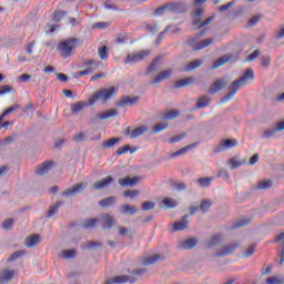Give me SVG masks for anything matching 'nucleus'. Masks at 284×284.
<instances>
[{
	"label": "nucleus",
	"mask_w": 284,
	"mask_h": 284,
	"mask_svg": "<svg viewBox=\"0 0 284 284\" xmlns=\"http://www.w3.org/2000/svg\"><path fill=\"white\" fill-rule=\"evenodd\" d=\"M120 212L121 214H130L131 216H134V214H136L139 210L136 209V206H130L128 204H124L120 206Z\"/></svg>",
	"instance_id": "obj_25"
},
{
	"label": "nucleus",
	"mask_w": 284,
	"mask_h": 284,
	"mask_svg": "<svg viewBox=\"0 0 284 284\" xmlns=\"http://www.w3.org/2000/svg\"><path fill=\"white\" fill-rule=\"evenodd\" d=\"M17 274V271H10L8 268H3L1 273L2 281H12Z\"/></svg>",
	"instance_id": "obj_29"
},
{
	"label": "nucleus",
	"mask_w": 284,
	"mask_h": 284,
	"mask_svg": "<svg viewBox=\"0 0 284 284\" xmlns=\"http://www.w3.org/2000/svg\"><path fill=\"white\" fill-rule=\"evenodd\" d=\"M83 65H85V69L78 72V77H88V74H92V72L99 70V65H101V62L94 61L92 59H87L83 61Z\"/></svg>",
	"instance_id": "obj_8"
},
{
	"label": "nucleus",
	"mask_w": 284,
	"mask_h": 284,
	"mask_svg": "<svg viewBox=\"0 0 284 284\" xmlns=\"http://www.w3.org/2000/svg\"><path fill=\"white\" fill-rule=\"evenodd\" d=\"M258 21H261V16H253L248 20V26H251V28H253V26H256V23H258Z\"/></svg>",
	"instance_id": "obj_62"
},
{
	"label": "nucleus",
	"mask_w": 284,
	"mask_h": 284,
	"mask_svg": "<svg viewBox=\"0 0 284 284\" xmlns=\"http://www.w3.org/2000/svg\"><path fill=\"white\" fill-rule=\"evenodd\" d=\"M210 207H212V201H210V200L202 201V203L200 205L201 212H203L205 214V212H207L210 210Z\"/></svg>",
	"instance_id": "obj_46"
},
{
	"label": "nucleus",
	"mask_w": 284,
	"mask_h": 284,
	"mask_svg": "<svg viewBox=\"0 0 284 284\" xmlns=\"http://www.w3.org/2000/svg\"><path fill=\"white\" fill-rule=\"evenodd\" d=\"M54 165V163L47 161L43 162L42 164H40L37 169H36V174L38 176H43V174H48L51 170L52 166Z\"/></svg>",
	"instance_id": "obj_14"
},
{
	"label": "nucleus",
	"mask_w": 284,
	"mask_h": 284,
	"mask_svg": "<svg viewBox=\"0 0 284 284\" xmlns=\"http://www.w3.org/2000/svg\"><path fill=\"white\" fill-rule=\"evenodd\" d=\"M212 181H214V178L197 179V183H199L200 187H210V185H212Z\"/></svg>",
	"instance_id": "obj_36"
},
{
	"label": "nucleus",
	"mask_w": 284,
	"mask_h": 284,
	"mask_svg": "<svg viewBox=\"0 0 284 284\" xmlns=\"http://www.w3.org/2000/svg\"><path fill=\"white\" fill-rule=\"evenodd\" d=\"M73 141H75V143H81V141H85V133L83 132H79L73 136Z\"/></svg>",
	"instance_id": "obj_59"
},
{
	"label": "nucleus",
	"mask_w": 284,
	"mask_h": 284,
	"mask_svg": "<svg viewBox=\"0 0 284 284\" xmlns=\"http://www.w3.org/2000/svg\"><path fill=\"white\" fill-rule=\"evenodd\" d=\"M236 145H239V141L235 139H226L220 143L216 152H225V150H232V148H236Z\"/></svg>",
	"instance_id": "obj_12"
},
{
	"label": "nucleus",
	"mask_w": 284,
	"mask_h": 284,
	"mask_svg": "<svg viewBox=\"0 0 284 284\" xmlns=\"http://www.w3.org/2000/svg\"><path fill=\"white\" fill-rule=\"evenodd\" d=\"M118 230L120 236H128V239H134V231L125 226H119Z\"/></svg>",
	"instance_id": "obj_30"
},
{
	"label": "nucleus",
	"mask_w": 284,
	"mask_h": 284,
	"mask_svg": "<svg viewBox=\"0 0 284 284\" xmlns=\"http://www.w3.org/2000/svg\"><path fill=\"white\" fill-rule=\"evenodd\" d=\"M40 239L39 234L28 236L24 241L26 247H34V245H39Z\"/></svg>",
	"instance_id": "obj_21"
},
{
	"label": "nucleus",
	"mask_w": 284,
	"mask_h": 284,
	"mask_svg": "<svg viewBox=\"0 0 284 284\" xmlns=\"http://www.w3.org/2000/svg\"><path fill=\"white\" fill-rule=\"evenodd\" d=\"M116 94H119L118 87L101 89L89 99V103L83 101L73 103L71 105V112L72 114H79V112H81V110H83L84 108H89V105H94L95 101H102V103H105V101H110V99L116 97Z\"/></svg>",
	"instance_id": "obj_1"
},
{
	"label": "nucleus",
	"mask_w": 284,
	"mask_h": 284,
	"mask_svg": "<svg viewBox=\"0 0 284 284\" xmlns=\"http://www.w3.org/2000/svg\"><path fill=\"white\" fill-rule=\"evenodd\" d=\"M199 241L194 237H191L189 240H185L183 242H180L179 247L180 250H192L193 247H196Z\"/></svg>",
	"instance_id": "obj_17"
},
{
	"label": "nucleus",
	"mask_w": 284,
	"mask_h": 284,
	"mask_svg": "<svg viewBox=\"0 0 284 284\" xmlns=\"http://www.w3.org/2000/svg\"><path fill=\"white\" fill-rule=\"evenodd\" d=\"M158 261H163V256L155 254L151 256H146L142 258V265L148 266V265H154Z\"/></svg>",
	"instance_id": "obj_18"
},
{
	"label": "nucleus",
	"mask_w": 284,
	"mask_h": 284,
	"mask_svg": "<svg viewBox=\"0 0 284 284\" xmlns=\"http://www.w3.org/2000/svg\"><path fill=\"white\" fill-rule=\"evenodd\" d=\"M63 205V202H57L55 205L49 207L48 217L54 216L59 212V207Z\"/></svg>",
	"instance_id": "obj_39"
},
{
	"label": "nucleus",
	"mask_w": 284,
	"mask_h": 284,
	"mask_svg": "<svg viewBox=\"0 0 284 284\" xmlns=\"http://www.w3.org/2000/svg\"><path fill=\"white\" fill-rule=\"evenodd\" d=\"M266 284H284L283 276H273L266 280Z\"/></svg>",
	"instance_id": "obj_41"
},
{
	"label": "nucleus",
	"mask_w": 284,
	"mask_h": 284,
	"mask_svg": "<svg viewBox=\"0 0 284 284\" xmlns=\"http://www.w3.org/2000/svg\"><path fill=\"white\" fill-rule=\"evenodd\" d=\"M145 30H148V32H151L152 34H156V32H159V26L156 23L146 24Z\"/></svg>",
	"instance_id": "obj_55"
},
{
	"label": "nucleus",
	"mask_w": 284,
	"mask_h": 284,
	"mask_svg": "<svg viewBox=\"0 0 284 284\" xmlns=\"http://www.w3.org/2000/svg\"><path fill=\"white\" fill-rule=\"evenodd\" d=\"M77 45H79V39L77 38H69L61 41L58 44L60 57H62V59H69V57H72V52L77 49Z\"/></svg>",
	"instance_id": "obj_4"
},
{
	"label": "nucleus",
	"mask_w": 284,
	"mask_h": 284,
	"mask_svg": "<svg viewBox=\"0 0 284 284\" xmlns=\"http://www.w3.org/2000/svg\"><path fill=\"white\" fill-rule=\"evenodd\" d=\"M63 17H65V12H63V11H55L53 13L52 21L59 22V21H61L63 19Z\"/></svg>",
	"instance_id": "obj_57"
},
{
	"label": "nucleus",
	"mask_w": 284,
	"mask_h": 284,
	"mask_svg": "<svg viewBox=\"0 0 284 284\" xmlns=\"http://www.w3.org/2000/svg\"><path fill=\"white\" fill-rule=\"evenodd\" d=\"M156 203L152 202V201H148V202H143L142 203V210L144 212H150V210H154Z\"/></svg>",
	"instance_id": "obj_47"
},
{
	"label": "nucleus",
	"mask_w": 284,
	"mask_h": 284,
	"mask_svg": "<svg viewBox=\"0 0 284 284\" xmlns=\"http://www.w3.org/2000/svg\"><path fill=\"white\" fill-rule=\"evenodd\" d=\"M174 71L172 69H166L162 72H160L154 79L153 84L161 83L162 81H165L166 79H170L172 77V73Z\"/></svg>",
	"instance_id": "obj_16"
},
{
	"label": "nucleus",
	"mask_w": 284,
	"mask_h": 284,
	"mask_svg": "<svg viewBox=\"0 0 284 284\" xmlns=\"http://www.w3.org/2000/svg\"><path fill=\"white\" fill-rule=\"evenodd\" d=\"M102 221H103V225H102L103 230H110L112 225H114V217H112L110 214H104L102 216Z\"/></svg>",
	"instance_id": "obj_26"
},
{
	"label": "nucleus",
	"mask_w": 284,
	"mask_h": 284,
	"mask_svg": "<svg viewBox=\"0 0 284 284\" xmlns=\"http://www.w3.org/2000/svg\"><path fill=\"white\" fill-rule=\"evenodd\" d=\"M250 221H252V219H245V220H241L239 222H236L233 227L236 229V227H245V225H248L250 224Z\"/></svg>",
	"instance_id": "obj_56"
},
{
	"label": "nucleus",
	"mask_w": 284,
	"mask_h": 284,
	"mask_svg": "<svg viewBox=\"0 0 284 284\" xmlns=\"http://www.w3.org/2000/svg\"><path fill=\"white\" fill-rule=\"evenodd\" d=\"M150 57V50H141L134 53H129L124 59V64L132 65V63H139V61H143V59H148Z\"/></svg>",
	"instance_id": "obj_7"
},
{
	"label": "nucleus",
	"mask_w": 284,
	"mask_h": 284,
	"mask_svg": "<svg viewBox=\"0 0 284 284\" xmlns=\"http://www.w3.org/2000/svg\"><path fill=\"white\" fill-rule=\"evenodd\" d=\"M139 194V190H126L123 192V196H125V199H134V196H138Z\"/></svg>",
	"instance_id": "obj_52"
},
{
	"label": "nucleus",
	"mask_w": 284,
	"mask_h": 284,
	"mask_svg": "<svg viewBox=\"0 0 284 284\" xmlns=\"http://www.w3.org/2000/svg\"><path fill=\"white\" fill-rule=\"evenodd\" d=\"M119 185L121 187H133V185H136L139 183V178H130L129 175L125 178H122L118 181Z\"/></svg>",
	"instance_id": "obj_15"
},
{
	"label": "nucleus",
	"mask_w": 284,
	"mask_h": 284,
	"mask_svg": "<svg viewBox=\"0 0 284 284\" xmlns=\"http://www.w3.org/2000/svg\"><path fill=\"white\" fill-rule=\"evenodd\" d=\"M97 219H89L83 223L84 230H92L93 227L97 226Z\"/></svg>",
	"instance_id": "obj_44"
},
{
	"label": "nucleus",
	"mask_w": 284,
	"mask_h": 284,
	"mask_svg": "<svg viewBox=\"0 0 284 284\" xmlns=\"http://www.w3.org/2000/svg\"><path fill=\"white\" fill-rule=\"evenodd\" d=\"M183 139H185V133L171 138L169 143H180V141H183Z\"/></svg>",
	"instance_id": "obj_58"
},
{
	"label": "nucleus",
	"mask_w": 284,
	"mask_h": 284,
	"mask_svg": "<svg viewBox=\"0 0 284 284\" xmlns=\"http://www.w3.org/2000/svg\"><path fill=\"white\" fill-rule=\"evenodd\" d=\"M232 6H234V1L227 2L226 4L219 7V12H227V10L232 8Z\"/></svg>",
	"instance_id": "obj_60"
},
{
	"label": "nucleus",
	"mask_w": 284,
	"mask_h": 284,
	"mask_svg": "<svg viewBox=\"0 0 284 284\" xmlns=\"http://www.w3.org/2000/svg\"><path fill=\"white\" fill-rule=\"evenodd\" d=\"M19 108H20L19 104H13L12 106L4 110V112L0 115V121H3V119H6V116H8V114H12V112H17V110H19Z\"/></svg>",
	"instance_id": "obj_37"
},
{
	"label": "nucleus",
	"mask_w": 284,
	"mask_h": 284,
	"mask_svg": "<svg viewBox=\"0 0 284 284\" xmlns=\"http://www.w3.org/2000/svg\"><path fill=\"white\" fill-rule=\"evenodd\" d=\"M187 229V215L182 217V221L173 223V232H182Z\"/></svg>",
	"instance_id": "obj_20"
},
{
	"label": "nucleus",
	"mask_w": 284,
	"mask_h": 284,
	"mask_svg": "<svg viewBox=\"0 0 284 284\" xmlns=\"http://www.w3.org/2000/svg\"><path fill=\"white\" fill-rule=\"evenodd\" d=\"M132 275H118L111 280H108L105 284H125V283H136L139 276L145 274V268H138L131 272Z\"/></svg>",
	"instance_id": "obj_3"
},
{
	"label": "nucleus",
	"mask_w": 284,
	"mask_h": 284,
	"mask_svg": "<svg viewBox=\"0 0 284 284\" xmlns=\"http://www.w3.org/2000/svg\"><path fill=\"white\" fill-rule=\"evenodd\" d=\"M179 116V111H169L164 113L163 120L164 121H172L173 119H176Z\"/></svg>",
	"instance_id": "obj_45"
},
{
	"label": "nucleus",
	"mask_w": 284,
	"mask_h": 284,
	"mask_svg": "<svg viewBox=\"0 0 284 284\" xmlns=\"http://www.w3.org/2000/svg\"><path fill=\"white\" fill-rule=\"evenodd\" d=\"M165 10L168 12H176V13L185 12V4H183L182 2L166 3L162 7L156 8L154 11V14L156 17H161V14L165 12Z\"/></svg>",
	"instance_id": "obj_5"
},
{
	"label": "nucleus",
	"mask_w": 284,
	"mask_h": 284,
	"mask_svg": "<svg viewBox=\"0 0 284 284\" xmlns=\"http://www.w3.org/2000/svg\"><path fill=\"white\" fill-rule=\"evenodd\" d=\"M125 152H130V145L120 146L116 150L118 156H121L122 154H125Z\"/></svg>",
	"instance_id": "obj_61"
},
{
	"label": "nucleus",
	"mask_w": 284,
	"mask_h": 284,
	"mask_svg": "<svg viewBox=\"0 0 284 284\" xmlns=\"http://www.w3.org/2000/svg\"><path fill=\"white\" fill-rule=\"evenodd\" d=\"M116 201V196H109L99 201L100 207H110Z\"/></svg>",
	"instance_id": "obj_32"
},
{
	"label": "nucleus",
	"mask_w": 284,
	"mask_h": 284,
	"mask_svg": "<svg viewBox=\"0 0 284 284\" xmlns=\"http://www.w3.org/2000/svg\"><path fill=\"white\" fill-rule=\"evenodd\" d=\"M115 114H116V110L111 109V110H109V111H106L104 113H99L98 118L101 119V120L110 119V116H115Z\"/></svg>",
	"instance_id": "obj_43"
},
{
	"label": "nucleus",
	"mask_w": 284,
	"mask_h": 284,
	"mask_svg": "<svg viewBox=\"0 0 284 284\" xmlns=\"http://www.w3.org/2000/svg\"><path fill=\"white\" fill-rule=\"evenodd\" d=\"M105 77H108V74L103 72L97 73L93 77H91V81H99L100 79H105Z\"/></svg>",
	"instance_id": "obj_64"
},
{
	"label": "nucleus",
	"mask_w": 284,
	"mask_h": 284,
	"mask_svg": "<svg viewBox=\"0 0 284 284\" xmlns=\"http://www.w3.org/2000/svg\"><path fill=\"white\" fill-rule=\"evenodd\" d=\"M119 141H121V138H112L105 142H102V148L104 149L114 148L116 143H119Z\"/></svg>",
	"instance_id": "obj_35"
},
{
	"label": "nucleus",
	"mask_w": 284,
	"mask_h": 284,
	"mask_svg": "<svg viewBox=\"0 0 284 284\" xmlns=\"http://www.w3.org/2000/svg\"><path fill=\"white\" fill-rule=\"evenodd\" d=\"M231 59H232V55L225 54L222 58L215 60L212 65V70H216V68H221V65H225V63H227V61H230Z\"/></svg>",
	"instance_id": "obj_24"
},
{
	"label": "nucleus",
	"mask_w": 284,
	"mask_h": 284,
	"mask_svg": "<svg viewBox=\"0 0 284 284\" xmlns=\"http://www.w3.org/2000/svg\"><path fill=\"white\" fill-rule=\"evenodd\" d=\"M214 21V16H211L206 18L203 22L201 20H193V26L196 28V30H201V28H205L206 26H210Z\"/></svg>",
	"instance_id": "obj_22"
},
{
	"label": "nucleus",
	"mask_w": 284,
	"mask_h": 284,
	"mask_svg": "<svg viewBox=\"0 0 284 284\" xmlns=\"http://www.w3.org/2000/svg\"><path fill=\"white\" fill-rule=\"evenodd\" d=\"M88 187V183L80 182L75 183L71 189H67L62 192V196H77V194H81Z\"/></svg>",
	"instance_id": "obj_9"
},
{
	"label": "nucleus",
	"mask_w": 284,
	"mask_h": 284,
	"mask_svg": "<svg viewBox=\"0 0 284 284\" xmlns=\"http://www.w3.org/2000/svg\"><path fill=\"white\" fill-rule=\"evenodd\" d=\"M13 225H14V219H7L2 222V229L4 230H12Z\"/></svg>",
	"instance_id": "obj_49"
},
{
	"label": "nucleus",
	"mask_w": 284,
	"mask_h": 284,
	"mask_svg": "<svg viewBox=\"0 0 284 284\" xmlns=\"http://www.w3.org/2000/svg\"><path fill=\"white\" fill-rule=\"evenodd\" d=\"M77 256V251L74 250H65L62 252V258H74Z\"/></svg>",
	"instance_id": "obj_50"
},
{
	"label": "nucleus",
	"mask_w": 284,
	"mask_h": 284,
	"mask_svg": "<svg viewBox=\"0 0 284 284\" xmlns=\"http://www.w3.org/2000/svg\"><path fill=\"white\" fill-rule=\"evenodd\" d=\"M221 241H222L221 235L216 234L210 241L206 242V247H214V245H219Z\"/></svg>",
	"instance_id": "obj_38"
},
{
	"label": "nucleus",
	"mask_w": 284,
	"mask_h": 284,
	"mask_svg": "<svg viewBox=\"0 0 284 284\" xmlns=\"http://www.w3.org/2000/svg\"><path fill=\"white\" fill-rule=\"evenodd\" d=\"M166 128H168V123H160L153 128V132L154 134H159V132H163V130H166Z\"/></svg>",
	"instance_id": "obj_54"
},
{
	"label": "nucleus",
	"mask_w": 284,
	"mask_h": 284,
	"mask_svg": "<svg viewBox=\"0 0 284 284\" xmlns=\"http://www.w3.org/2000/svg\"><path fill=\"white\" fill-rule=\"evenodd\" d=\"M148 132V126L141 125L131 131V139H139V136L145 134Z\"/></svg>",
	"instance_id": "obj_23"
},
{
	"label": "nucleus",
	"mask_w": 284,
	"mask_h": 284,
	"mask_svg": "<svg viewBox=\"0 0 284 284\" xmlns=\"http://www.w3.org/2000/svg\"><path fill=\"white\" fill-rule=\"evenodd\" d=\"M12 90V87L11 85H1L0 87V94H8V92H10Z\"/></svg>",
	"instance_id": "obj_63"
},
{
	"label": "nucleus",
	"mask_w": 284,
	"mask_h": 284,
	"mask_svg": "<svg viewBox=\"0 0 284 284\" xmlns=\"http://www.w3.org/2000/svg\"><path fill=\"white\" fill-rule=\"evenodd\" d=\"M210 105V98L209 97H201L197 101L196 108H207Z\"/></svg>",
	"instance_id": "obj_40"
},
{
	"label": "nucleus",
	"mask_w": 284,
	"mask_h": 284,
	"mask_svg": "<svg viewBox=\"0 0 284 284\" xmlns=\"http://www.w3.org/2000/svg\"><path fill=\"white\" fill-rule=\"evenodd\" d=\"M203 34H205L204 30H202L199 36L189 39L187 43L189 45H192L194 52H199V50H203L204 48H207L209 45H212V43H214V39L212 38L205 39L201 42H196L199 40V37H203Z\"/></svg>",
	"instance_id": "obj_6"
},
{
	"label": "nucleus",
	"mask_w": 284,
	"mask_h": 284,
	"mask_svg": "<svg viewBox=\"0 0 284 284\" xmlns=\"http://www.w3.org/2000/svg\"><path fill=\"white\" fill-rule=\"evenodd\" d=\"M201 65H203V60L201 59L194 60L185 67V72L196 70V68H201Z\"/></svg>",
	"instance_id": "obj_31"
},
{
	"label": "nucleus",
	"mask_w": 284,
	"mask_h": 284,
	"mask_svg": "<svg viewBox=\"0 0 284 284\" xmlns=\"http://www.w3.org/2000/svg\"><path fill=\"white\" fill-rule=\"evenodd\" d=\"M112 183H114V178H112V175H109L100 181H97L92 185V190H95V191L105 190V187H110V185H112Z\"/></svg>",
	"instance_id": "obj_10"
},
{
	"label": "nucleus",
	"mask_w": 284,
	"mask_h": 284,
	"mask_svg": "<svg viewBox=\"0 0 284 284\" xmlns=\"http://www.w3.org/2000/svg\"><path fill=\"white\" fill-rule=\"evenodd\" d=\"M237 247H239V243L229 245V246L222 248L221 252H219L216 254V256H229V254H234V252H236Z\"/></svg>",
	"instance_id": "obj_19"
},
{
	"label": "nucleus",
	"mask_w": 284,
	"mask_h": 284,
	"mask_svg": "<svg viewBox=\"0 0 284 284\" xmlns=\"http://www.w3.org/2000/svg\"><path fill=\"white\" fill-rule=\"evenodd\" d=\"M23 254H26L24 251H17V252L12 253L8 258L9 263H12V261H17V258H21V256H23Z\"/></svg>",
	"instance_id": "obj_48"
},
{
	"label": "nucleus",
	"mask_w": 284,
	"mask_h": 284,
	"mask_svg": "<svg viewBox=\"0 0 284 284\" xmlns=\"http://www.w3.org/2000/svg\"><path fill=\"white\" fill-rule=\"evenodd\" d=\"M162 203L169 210H172V207H176V201H174V199H172V197H165L164 200H162Z\"/></svg>",
	"instance_id": "obj_42"
},
{
	"label": "nucleus",
	"mask_w": 284,
	"mask_h": 284,
	"mask_svg": "<svg viewBox=\"0 0 284 284\" xmlns=\"http://www.w3.org/2000/svg\"><path fill=\"white\" fill-rule=\"evenodd\" d=\"M223 88H227V81H225V79L215 80L209 90V94H216V92H221Z\"/></svg>",
	"instance_id": "obj_13"
},
{
	"label": "nucleus",
	"mask_w": 284,
	"mask_h": 284,
	"mask_svg": "<svg viewBox=\"0 0 284 284\" xmlns=\"http://www.w3.org/2000/svg\"><path fill=\"white\" fill-rule=\"evenodd\" d=\"M98 54L101 61H106L110 57V54L108 53V47L105 45L99 47Z\"/></svg>",
	"instance_id": "obj_34"
},
{
	"label": "nucleus",
	"mask_w": 284,
	"mask_h": 284,
	"mask_svg": "<svg viewBox=\"0 0 284 284\" xmlns=\"http://www.w3.org/2000/svg\"><path fill=\"white\" fill-rule=\"evenodd\" d=\"M140 97L135 95L133 98H130L129 95H123L118 102L116 105L118 108H125L128 105H134L136 103H139L140 101Z\"/></svg>",
	"instance_id": "obj_11"
},
{
	"label": "nucleus",
	"mask_w": 284,
	"mask_h": 284,
	"mask_svg": "<svg viewBox=\"0 0 284 284\" xmlns=\"http://www.w3.org/2000/svg\"><path fill=\"white\" fill-rule=\"evenodd\" d=\"M194 82V78L192 77H189V78H184V79H181V80H178L175 82V90H179V88H186V85H190V83H193Z\"/></svg>",
	"instance_id": "obj_27"
},
{
	"label": "nucleus",
	"mask_w": 284,
	"mask_h": 284,
	"mask_svg": "<svg viewBox=\"0 0 284 284\" xmlns=\"http://www.w3.org/2000/svg\"><path fill=\"white\" fill-rule=\"evenodd\" d=\"M284 130V121L277 123L276 129H272L270 131H265L264 136L267 139L270 136H274L276 132H283Z\"/></svg>",
	"instance_id": "obj_28"
},
{
	"label": "nucleus",
	"mask_w": 284,
	"mask_h": 284,
	"mask_svg": "<svg viewBox=\"0 0 284 284\" xmlns=\"http://www.w3.org/2000/svg\"><path fill=\"white\" fill-rule=\"evenodd\" d=\"M171 27H166L162 32H160L158 34V39H156V43L159 45V43H161V41H163V39L165 38V34H168V32H170Z\"/></svg>",
	"instance_id": "obj_53"
},
{
	"label": "nucleus",
	"mask_w": 284,
	"mask_h": 284,
	"mask_svg": "<svg viewBox=\"0 0 284 284\" xmlns=\"http://www.w3.org/2000/svg\"><path fill=\"white\" fill-rule=\"evenodd\" d=\"M272 185H273L272 180H263L258 182V184L255 186V190H270Z\"/></svg>",
	"instance_id": "obj_33"
},
{
	"label": "nucleus",
	"mask_w": 284,
	"mask_h": 284,
	"mask_svg": "<svg viewBox=\"0 0 284 284\" xmlns=\"http://www.w3.org/2000/svg\"><path fill=\"white\" fill-rule=\"evenodd\" d=\"M248 81H254V71L252 69H247L240 79L230 84V91L225 97L222 98L221 103H227V101H231L236 92L241 90V88H245V85H247Z\"/></svg>",
	"instance_id": "obj_2"
},
{
	"label": "nucleus",
	"mask_w": 284,
	"mask_h": 284,
	"mask_svg": "<svg viewBox=\"0 0 284 284\" xmlns=\"http://www.w3.org/2000/svg\"><path fill=\"white\" fill-rule=\"evenodd\" d=\"M190 148H192V146H190V145L184 146V148L180 149L179 151L172 153L171 159H176V156H181V155L185 154V152H187V150H190Z\"/></svg>",
	"instance_id": "obj_51"
}]
</instances>
